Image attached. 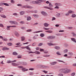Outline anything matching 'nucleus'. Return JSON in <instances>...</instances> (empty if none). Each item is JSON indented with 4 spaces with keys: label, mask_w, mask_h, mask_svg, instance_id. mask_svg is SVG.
Masks as SVG:
<instances>
[{
    "label": "nucleus",
    "mask_w": 76,
    "mask_h": 76,
    "mask_svg": "<svg viewBox=\"0 0 76 76\" xmlns=\"http://www.w3.org/2000/svg\"><path fill=\"white\" fill-rule=\"evenodd\" d=\"M71 69H68L67 68L63 69H61L59 70V72L60 73H63L64 74H67L71 72Z\"/></svg>",
    "instance_id": "1"
},
{
    "label": "nucleus",
    "mask_w": 76,
    "mask_h": 76,
    "mask_svg": "<svg viewBox=\"0 0 76 76\" xmlns=\"http://www.w3.org/2000/svg\"><path fill=\"white\" fill-rule=\"evenodd\" d=\"M39 68L40 69H46L49 68V66H45L42 65H37Z\"/></svg>",
    "instance_id": "2"
},
{
    "label": "nucleus",
    "mask_w": 76,
    "mask_h": 76,
    "mask_svg": "<svg viewBox=\"0 0 76 76\" xmlns=\"http://www.w3.org/2000/svg\"><path fill=\"white\" fill-rule=\"evenodd\" d=\"M27 52H28V54L34 53H35L37 55H39V54H40V52H39V51L37 50H36V51H35L34 52H29L28 51H27Z\"/></svg>",
    "instance_id": "3"
},
{
    "label": "nucleus",
    "mask_w": 76,
    "mask_h": 76,
    "mask_svg": "<svg viewBox=\"0 0 76 76\" xmlns=\"http://www.w3.org/2000/svg\"><path fill=\"white\" fill-rule=\"evenodd\" d=\"M56 37L54 36H50L48 37V39H55Z\"/></svg>",
    "instance_id": "4"
},
{
    "label": "nucleus",
    "mask_w": 76,
    "mask_h": 76,
    "mask_svg": "<svg viewBox=\"0 0 76 76\" xmlns=\"http://www.w3.org/2000/svg\"><path fill=\"white\" fill-rule=\"evenodd\" d=\"M55 6H62V4H61L58 3H56L55 4Z\"/></svg>",
    "instance_id": "5"
},
{
    "label": "nucleus",
    "mask_w": 76,
    "mask_h": 76,
    "mask_svg": "<svg viewBox=\"0 0 76 76\" xmlns=\"http://www.w3.org/2000/svg\"><path fill=\"white\" fill-rule=\"evenodd\" d=\"M51 7H46V6H45L44 7V8L45 9H48L51 10H53V9Z\"/></svg>",
    "instance_id": "6"
},
{
    "label": "nucleus",
    "mask_w": 76,
    "mask_h": 76,
    "mask_svg": "<svg viewBox=\"0 0 76 76\" xmlns=\"http://www.w3.org/2000/svg\"><path fill=\"white\" fill-rule=\"evenodd\" d=\"M41 13L42 14V15H44L45 16H47V14L46 12H45L42 11L41 12Z\"/></svg>",
    "instance_id": "7"
},
{
    "label": "nucleus",
    "mask_w": 76,
    "mask_h": 76,
    "mask_svg": "<svg viewBox=\"0 0 76 76\" xmlns=\"http://www.w3.org/2000/svg\"><path fill=\"white\" fill-rule=\"evenodd\" d=\"M15 35L17 37H18L20 36V34H19V33H18L17 31H15Z\"/></svg>",
    "instance_id": "8"
},
{
    "label": "nucleus",
    "mask_w": 76,
    "mask_h": 76,
    "mask_svg": "<svg viewBox=\"0 0 76 76\" xmlns=\"http://www.w3.org/2000/svg\"><path fill=\"white\" fill-rule=\"evenodd\" d=\"M48 45L49 46H53V45H56V44H53V43H48Z\"/></svg>",
    "instance_id": "9"
},
{
    "label": "nucleus",
    "mask_w": 76,
    "mask_h": 76,
    "mask_svg": "<svg viewBox=\"0 0 76 76\" xmlns=\"http://www.w3.org/2000/svg\"><path fill=\"white\" fill-rule=\"evenodd\" d=\"M56 64H57V62L56 61L52 62L50 63V64L52 65H54Z\"/></svg>",
    "instance_id": "10"
},
{
    "label": "nucleus",
    "mask_w": 76,
    "mask_h": 76,
    "mask_svg": "<svg viewBox=\"0 0 76 76\" xmlns=\"http://www.w3.org/2000/svg\"><path fill=\"white\" fill-rule=\"evenodd\" d=\"M68 52V49H65L63 50V53H64L65 54L66 53Z\"/></svg>",
    "instance_id": "11"
},
{
    "label": "nucleus",
    "mask_w": 76,
    "mask_h": 76,
    "mask_svg": "<svg viewBox=\"0 0 76 76\" xmlns=\"http://www.w3.org/2000/svg\"><path fill=\"white\" fill-rule=\"evenodd\" d=\"M12 65L13 66H17L19 65V64L15 63L14 62H12Z\"/></svg>",
    "instance_id": "12"
},
{
    "label": "nucleus",
    "mask_w": 76,
    "mask_h": 76,
    "mask_svg": "<svg viewBox=\"0 0 76 76\" xmlns=\"http://www.w3.org/2000/svg\"><path fill=\"white\" fill-rule=\"evenodd\" d=\"M55 49H56V50H59L61 49V48L58 46H55L54 47H53Z\"/></svg>",
    "instance_id": "13"
},
{
    "label": "nucleus",
    "mask_w": 76,
    "mask_h": 76,
    "mask_svg": "<svg viewBox=\"0 0 76 76\" xmlns=\"http://www.w3.org/2000/svg\"><path fill=\"white\" fill-rule=\"evenodd\" d=\"M9 50V48L6 47H4L2 48V50Z\"/></svg>",
    "instance_id": "14"
},
{
    "label": "nucleus",
    "mask_w": 76,
    "mask_h": 76,
    "mask_svg": "<svg viewBox=\"0 0 76 76\" xmlns=\"http://www.w3.org/2000/svg\"><path fill=\"white\" fill-rule=\"evenodd\" d=\"M71 34L72 35V36L76 37V34L75 32H71Z\"/></svg>",
    "instance_id": "15"
},
{
    "label": "nucleus",
    "mask_w": 76,
    "mask_h": 76,
    "mask_svg": "<svg viewBox=\"0 0 76 76\" xmlns=\"http://www.w3.org/2000/svg\"><path fill=\"white\" fill-rule=\"evenodd\" d=\"M67 13L72 14L73 13H75V12H74L73 11L69 10L68 11V12Z\"/></svg>",
    "instance_id": "16"
},
{
    "label": "nucleus",
    "mask_w": 76,
    "mask_h": 76,
    "mask_svg": "<svg viewBox=\"0 0 76 76\" xmlns=\"http://www.w3.org/2000/svg\"><path fill=\"white\" fill-rule=\"evenodd\" d=\"M44 25L45 27H48L49 26V24L47 23H44Z\"/></svg>",
    "instance_id": "17"
},
{
    "label": "nucleus",
    "mask_w": 76,
    "mask_h": 76,
    "mask_svg": "<svg viewBox=\"0 0 76 76\" xmlns=\"http://www.w3.org/2000/svg\"><path fill=\"white\" fill-rule=\"evenodd\" d=\"M25 13V12L24 11H22L20 12V14L21 15H24V14Z\"/></svg>",
    "instance_id": "18"
},
{
    "label": "nucleus",
    "mask_w": 76,
    "mask_h": 76,
    "mask_svg": "<svg viewBox=\"0 0 76 76\" xmlns=\"http://www.w3.org/2000/svg\"><path fill=\"white\" fill-rule=\"evenodd\" d=\"M21 64L24 66H26L27 65V63L26 62H22Z\"/></svg>",
    "instance_id": "19"
},
{
    "label": "nucleus",
    "mask_w": 76,
    "mask_h": 76,
    "mask_svg": "<svg viewBox=\"0 0 76 76\" xmlns=\"http://www.w3.org/2000/svg\"><path fill=\"white\" fill-rule=\"evenodd\" d=\"M35 1V2L40 3L42 1V0H38L36 1Z\"/></svg>",
    "instance_id": "20"
},
{
    "label": "nucleus",
    "mask_w": 76,
    "mask_h": 76,
    "mask_svg": "<svg viewBox=\"0 0 76 76\" xmlns=\"http://www.w3.org/2000/svg\"><path fill=\"white\" fill-rule=\"evenodd\" d=\"M30 6L28 5H24V6H20L21 8H26L28 6Z\"/></svg>",
    "instance_id": "21"
},
{
    "label": "nucleus",
    "mask_w": 76,
    "mask_h": 76,
    "mask_svg": "<svg viewBox=\"0 0 76 76\" xmlns=\"http://www.w3.org/2000/svg\"><path fill=\"white\" fill-rule=\"evenodd\" d=\"M34 75V73L33 72H30L28 73V75H29L30 76H33Z\"/></svg>",
    "instance_id": "22"
},
{
    "label": "nucleus",
    "mask_w": 76,
    "mask_h": 76,
    "mask_svg": "<svg viewBox=\"0 0 76 76\" xmlns=\"http://www.w3.org/2000/svg\"><path fill=\"white\" fill-rule=\"evenodd\" d=\"M67 55L72 56L73 55V53L71 52H69L68 53H67Z\"/></svg>",
    "instance_id": "23"
},
{
    "label": "nucleus",
    "mask_w": 76,
    "mask_h": 76,
    "mask_svg": "<svg viewBox=\"0 0 76 76\" xmlns=\"http://www.w3.org/2000/svg\"><path fill=\"white\" fill-rule=\"evenodd\" d=\"M26 69V68H24L22 69V72H24L25 71H28V69Z\"/></svg>",
    "instance_id": "24"
},
{
    "label": "nucleus",
    "mask_w": 76,
    "mask_h": 76,
    "mask_svg": "<svg viewBox=\"0 0 76 76\" xmlns=\"http://www.w3.org/2000/svg\"><path fill=\"white\" fill-rule=\"evenodd\" d=\"M0 16H1L2 18H6V16L4 15H0Z\"/></svg>",
    "instance_id": "25"
},
{
    "label": "nucleus",
    "mask_w": 76,
    "mask_h": 76,
    "mask_svg": "<svg viewBox=\"0 0 76 76\" xmlns=\"http://www.w3.org/2000/svg\"><path fill=\"white\" fill-rule=\"evenodd\" d=\"M33 16L35 18H37L38 17V15L36 14H34L33 15Z\"/></svg>",
    "instance_id": "26"
},
{
    "label": "nucleus",
    "mask_w": 76,
    "mask_h": 76,
    "mask_svg": "<svg viewBox=\"0 0 76 76\" xmlns=\"http://www.w3.org/2000/svg\"><path fill=\"white\" fill-rule=\"evenodd\" d=\"M15 22H17V21H10V23L12 24Z\"/></svg>",
    "instance_id": "27"
},
{
    "label": "nucleus",
    "mask_w": 76,
    "mask_h": 76,
    "mask_svg": "<svg viewBox=\"0 0 76 76\" xmlns=\"http://www.w3.org/2000/svg\"><path fill=\"white\" fill-rule=\"evenodd\" d=\"M31 3H32V4H38L39 3L36 2H35L34 1H31Z\"/></svg>",
    "instance_id": "28"
},
{
    "label": "nucleus",
    "mask_w": 76,
    "mask_h": 76,
    "mask_svg": "<svg viewBox=\"0 0 76 76\" xmlns=\"http://www.w3.org/2000/svg\"><path fill=\"white\" fill-rule=\"evenodd\" d=\"M25 8L30 9H32L33 8V7L30 6H29L28 7H27Z\"/></svg>",
    "instance_id": "29"
},
{
    "label": "nucleus",
    "mask_w": 76,
    "mask_h": 76,
    "mask_svg": "<svg viewBox=\"0 0 76 76\" xmlns=\"http://www.w3.org/2000/svg\"><path fill=\"white\" fill-rule=\"evenodd\" d=\"M45 32L48 33H52V32H53V31H52L51 30H48L47 31H45Z\"/></svg>",
    "instance_id": "30"
},
{
    "label": "nucleus",
    "mask_w": 76,
    "mask_h": 76,
    "mask_svg": "<svg viewBox=\"0 0 76 76\" xmlns=\"http://www.w3.org/2000/svg\"><path fill=\"white\" fill-rule=\"evenodd\" d=\"M25 48H26V49H27L29 50H31V49L28 47V46L25 47Z\"/></svg>",
    "instance_id": "31"
},
{
    "label": "nucleus",
    "mask_w": 76,
    "mask_h": 76,
    "mask_svg": "<svg viewBox=\"0 0 76 76\" xmlns=\"http://www.w3.org/2000/svg\"><path fill=\"white\" fill-rule=\"evenodd\" d=\"M31 20V17H27V21Z\"/></svg>",
    "instance_id": "32"
},
{
    "label": "nucleus",
    "mask_w": 76,
    "mask_h": 76,
    "mask_svg": "<svg viewBox=\"0 0 76 76\" xmlns=\"http://www.w3.org/2000/svg\"><path fill=\"white\" fill-rule=\"evenodd\" d=\"M21 39H22V41H23L25 39V37H21Z\"/></svg>",
    "instance_id": "33"
},
{
    "label": "nucleus",
    "mask_w": 76,
    "mask_h": 76,
    "mask_svg": "<svg viewBox=\"0 0 76 76\" xmlns=\"http://www.w3.org/2000/svg\"><path fill=\"white\" fill-rule=\"evenodd\" d=\"M12 55H13L14 56H17L18 55V53L16 52H15L12 53Z\"/></svg>",
    "instance_id": "34"
},
{
    "label": "nucleus",
    "mask_w": 76,
    "mask_h": 76,
    "mask_svg": "<svg viewBox=\"0 0 76 76\" xmlns=\"http://www.w3.org/2000/svg\"><path fill=\"white\" fill-rule=\"evenodd\" d=\"M42 31H35V32H33V33H39L40 32H42Z\"/></svg>",
    "instance_id": "35"
},
{
    "label": "nucleus",
    "mask_w": 76,
    "mask_h": 76,
    "mask_svg": "<svg viewBox=\"0 0 76 76\" xmlns=\"http://www.w3.org/2000/svg\"><path fill=\"white\" fill-rule=\"evenodd\" d=\"M10 3H11L12 4H15V1L14 0H10Z\"/></svg>",
    "instance_id": "36"
},
{
    "label": "nucleus",
    "mask_w": 76,
    "mask_h": 76,
    "mask_svg": "<svg viewBox=\"0 0 76 76\" xmlns=\"http://www.w3.org/2000/svg\"><path fill=\"white\" fill-rule=\"evenodd\" d=\"M49 6L50 7H53V5L51 3H49Z\"/></svg>",
    "instance_id": "37"
},
{
    "label": "nucleus",
    "mask_w": 76,
    "mask_h": 76,
    "mask_svg": "<svg viewBox=\"0 0 76 76\" xmlns=\"http://www.w3.org/2000/svg\"><path fill=\"white\" fill-rule=\"evenodd\" d=\"M40 36L41 37H44V36H45V34H44L42 33L40 34Z\"/></svg>",
    "instance_id": "38"
},
{
    "label": "nucleus",
    "mask_w": 76,
    "mask_h": 76,
    "mask_svg": "<svg viewBox=\"0 0 76 76\" xmlns=\"http://www.w3.org/2000/svg\"><path fill=\"white\" fill-rule=\"evenodd\" d=\"M43 57H49V56H50V55H45L43 56Z\"/></svg>",
    "instance_id": "39"
},
{
    "label": "nucleus",
    "mask_w": 76,
    "mask_h": 76,
    "mask_svg": "<svg viewBox=\"0 0 76 76\" xmlns=\"http://www.w3.org/2000/svg\"><path fill=\"white\" fill-rule=\"evenodd\" d=\"M56 16L57 17H60L61 16V14L60 13H58L56 14Z\"/></svg>",
    "instance_id": "40"
},
{
    "label": "nucleus",
    "mask_w": 76,
    "mask_h": 76,
    "mask_svg": "<svg viewBox=\"0 0 76 76\" xmlns=\"http://www.w3.org/2000/svg\"><path fill=\"white\" fill-rule=\"evenodd\" d=\"M42 28L43 29H44L45 30H46V31L48 30H49V28H45V27H43Z\"/></svg>",
    "instance_id": "41"
},
{
    "label": "nucleus",
    "mask_w": 76,
    "mask_h": 76,
    "mask_svg": "<svg viewBox=\"0 0 76 76\" xmlns=\"http://www.w3.org/2000/svg\"><path fill=\"white\" fill-rule=\"evenodd\" d=\"M12 24H14L15 25H19L18 23V22L13 23H12Z\"/></svg>",
    "instance_id": "42"
},
{
    "label": "nucleus",
    "mask_w": 76,
    "mask_h": 76,
    "mask_svg": "<svg viewBox=\"0 0 76 76\" xmlns=\"http://www.w3.org/2000/svg\"><path fill=\"white\" fill-rule=\"evenodd\" d=\"M4 4H7L6 3H2V2L0 3V6H2Z\"/></svg>",
    "instance_id": "43"
},
{
    "label": "nucleus",
    "mask_w": 76,
    "mask_h": 76,
    "mask_svg": "<svg viewBox=\"0 0 76 76\" xmlns=\"http://www.w3.org/2000/svg\"><path fill=\"white\" fill-rule=\"evenodd\" d=\"M43 53H44L45 54H48L49 53V51H45L43 52Z\"/></svg>",
    "instance_id": "44"
},
{
    "label": "nucleus",
    "mask_w": 76,
    "mask_h": 76,
    "mask_svg": "<svg viewBox=\"0 0 76 76\" xmlns=\"http://www.w3.org/2000/svg\"><path fill=\"white\" fill-rule=\"evenodd\" d=\"M76 17V15L75 14H72V18H75Z\"/></svg>",
    "instance_id": "45"
},
{
    "label": "nucleus",
    "mask_w": 76,
    "mask_h": 76,
    "mask_svg": "<svg viewBox=\"0 0 76 76\" xmlns=\"http://www.w3.org/2000/svg\"><path fill=\"white\" fill-rule=\"evenodd\" d=\"M71 40L72 41H76V39H75V38H71Z\"/></svg>",
    "instance_id": "46"
},
{
    "label": "nucleus",
    "mask_w": 76,
    "mask_h": 76,
    "mask_svg": "<svg viewBox=\"0 0 76 76\" xmlns=\"http://www.w3.org/2000/svg\"><path fill=\"white\" fill-rule=\"evenodd\" d=\"M17 6H18L19 7H21V6H24V5H22V4H18L17 5Z\"/></svg>",
    "instance_id": "47"
},
{
    "label": "nucleus",
    "mask_w": 76,
    "mask_h": 76,
    "mask_svg": "<svg viewBox=\"0 0 76 76\" xmlns=\"http://www.w3.org/2000/svg\"><path fill=\"white\" fill-rule=\"evenodd\" d=\"M17 27V26H10V27L11 28H16Z\"/></svg>",
    "instance_id": "48"
},
{
    "label": "nucleus",
    "mask_w": 76,
    "mask_h": 76,
    "mask_svg": "<svg viewBox=\"0 0 76 76\" xmlns=\"http://www.w3.org/2000/svg\"><path fill=\"white\" fill-rule=\"evenodd\" d=\"M18 67L20 68H22V69L25 68H24L22 66H18Z\"/></svg>",
    "instance_id": "49"
},
{
    "label": "nucleus",
    "mask_w": 76,
    "mask_h": 76,
    "mask_svg": "<svg viewBox=\"0 0 76 76\" xmlns=\"http://www.w3.org/2000/svg\"><path fill=\"white\" fill-rule=\"evenodd\" d=\"M68 46V44H64V46L65 47H67V46Z\"/></svg>",
    "instance_id": "50"
},
{
    "label": "nucleus",
    "mask_w": 76,
    "mask_h": 76,
    "mask_svg": "<svg viewBox=\"0 0 76 76\" xmlns=\"http://www.w3.org/2000/svg\"><path fill=\"white\" fill-rule=\"evenodd\" d=\"M58 76H63V74L60 73L58 74Z\"/></svg>",
    "instance_id": "51"
},
{
    "label": "nucleus",
    "mask_w": 76,
    "mask_h": 76,
    "mask_svg": "<svg viewBox=\"0 0 76 76\" xmlns=\"http://www.w3.org/2000/svg\"><path fill=\"white\" fill-rule=\"evenodd\" d=\"M37 39V37H36L35 36H34V37H33V39L35 40Z\"/></svg>",
    "instance_id": "52"
},
{
    "label": "nucleus",
    "mask_w": 76,
    "mask_h": 76,
    "mask_svg": "<svg viewBox=\"0 0 76 76\" xmlns=\"http://www.w3.org/2000/svg\"><path fill=\"white\" fill-rule=\"evenodd\" d=\"M3 5H5L6 6H9V5L8 4H4Z\"/></svg>",
    "instance_id": "53"
},
{
    "label": "nucleus",
    "mask_w": 76,
    "mask_h": 76,
    "mask_svg": "<svg viewBox=\"0 0 76 76\" xmlns=\"http://www.w3.org/2000/svg\"><path fill=\"white\" fill-rule=\"evenodd\" d=\"M57 61H58V62H63L64 63H65V62H64L62 61H61V60H57Z\"/></svg>",
    "instance_id": "54"
},
{
    "label": "nucleus",
    "mask_w": 76,
    "mask_h": 76,
    "mask_svg": "<svg viewBox=\"0 0 76 76\" xmlns=\"http://www.w3.org/2000/svg\"><path fill=\"white\" fill-rule=\"evenodd\" d=\"M20 23L21 24H22L24 23V22L23 21H20Z\"/></svg>",
    "instance_id": "55"
},
{
    "label": "nucleus",
    "mask_w": 76,
    "mask_h": 76,
    "mask_svg": "<svg viewBox=\"0 0 76 76\" xmlns=\"http://www.w3.org/2000/svg\"><path fill=\"white\" fill-rule=\"evenodd\" d=\"M29 70H31V71H33L34 70V68H30L29 69H28Z\"/></svg>",
    "instance_id": "56"
},
{
    "label": "nucleus",
    "mask_w": 76,
    "mask_h": 76,
    "mask_svg": "<svg viewBox=\"0 0 76 76\" xmlns=\"http://www.w3.org/2000/svg\"><path fill=\"white\" fill-rule=\"evenodd\" d=\"M69 14H70V13H66L65 14V15L67 16H69Z\"/></svg>",
    "instance_id": "57"
},
{
    "label": "nucleus",
    "mask_w": 76,
    "mask_h": 76,
    "mask_svg": "<svg viewBox=\"0 0 76 76\" xmlns=\"http://www.w3.org/2000/svg\"><path fill=\"white\" fill-rule=\"evenodd\" d=\"M54 9H59V7L58 6H56L55 7H54Z\"/></svg>",
    "instance_id": "58"
},
{
    "label": "nucleus",
    "mask_w": 76,
    "mask_h": 76,
    "mask_svg": "<svg viewBox=\"0 0 76 76\" xmlns=\"http://www.w3.org/2000/svg\"><path fill=\"white\" fill-rule=\"evenodd\" d=\"M72 66H76V63H74L72 64Z\"/></svg>",
    "instance_id": "59"
},
{
    "label": "nucleus",
    "mask_w": 76,
    "mask_h": 76,
    "mask_svg": "<svg viewBox=\"0 0 76 76\" xmlns=\"http://www.w3.org/2000/svg\"><path fill=\"white\" fill-rule=\"evenodd\" d=\"M6 29L9 30L10 29V26H7V28H6Z\"/></svg>",
    "instance_id": "60"
},
{
    "label": "nucleus",
    "mask_w": 76,
    "mask_h": 76,
    "mask_svg": "<svg viewBox=\"0 0 76 76\" xmlns=\"http://www.w3.org/2000/svg\"><path fill=\"white\" fill-rule=\"evenodd\" d=\"M31 31H32V30L31 29H29V30H26V32H30Z\"/></svg>",
    "instance_id": "61"
},
{
    "label": "nucleus",
    "mask_w": 76,
    "mask_h": 76,
    "mask_svg": "<svg viewBox=\"0 0 76 76\" xmlns=\"http://www.w3.org/2000/svg\"><path fill=\"white\" fill-rule=\"evenodd\" d=\"M75 73H72V74H71V76H75Z\"/></svg>",
    "instance_id": "62"
},
{
    "label": "nucleus",
    "mask_w": 76,
    "mask_h": 76,
    "mask_svg": "<svg viewBox=\"0 0 76 76\" xmlns=\"http://www.w3.org/2000/svg\"><path fill=\"white\" fill-rule=\"evenodd\" d=\"M1 39H2V40H3L4 41H7V39L6 38Z\"/></svg>",
    "instance_id": "63"
},
{
    "label": "nucleus",
    "mask_w": 76,
    "mask_h": 76,
    "mask_svg": "<svg viewBox=\"0 0 76 76\" xmlns=\"http://www.w3.org/2000/svg\"><path fill=\"white\" fill-rule=\"evenodd\" d=\"M0 27H3L4 25H3L2 24L0 23Z\"/></svg>",
    "instance_id": "64"
}]
</instances>
